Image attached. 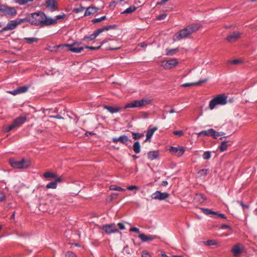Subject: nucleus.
Segmentation results:
<instances>
[{
    "label": "nucleus",
    "instance_id": "obj_59",
    "mask_svg": "<svg viewBox=\"0 0 257 257\" xmlns=\"http://www.w3.org/2000/svg\"><path fill=\"white\" fill-rule=\"evenodd\" d=\"M120 48V46L115 47H109L107 49V50H118Z\"/></svg>",
    "mask_w": 257,
    "mask_h": 257
},
{
    "label": "nucleus",
    "instance_id": "obj_29",
    "mask_svg": "<svg viewBox=\"0 0 257 257\" xmlns=\"http://www.w3.org/2000/svg\"><path fill=\"white\" fill-rule=\"evenodd\" d=\"M46 3L47 7L51 8L52 11H55L57 10V7L56 5L55 0H48L46 2Z\"/></svg>",
    "mask_w": 257,
    "mask_h": 257
},
{
    "label": "nucleus",
    "instance_id": "obj_40",
    "mask_svg": "<svg viewBox=\"0 0 257 257\" xmlns=\"http://www.w3.org/2000/svg\"><path fill=\"white\" fill-rule=\"evenodd\" d=\"M209 173L208 169H201L199 170L198 172V174L200 175V176L205 177L207 174Z\"/></svg>",
    "mask_w": 257,
    "mask_h": 257
},
{
    "label": "nucleus",
    "instance_id": "obj_61",
    "mask_svg": "<svg viewBox=\"0 0 257 257\" xmlns=\"http://www.w3.org/2000/svg\"><path fill=\"white\" fill-rule=\"evenodd\" d=\"M110 40V39H105L103 41H102L101 42H100L99 45H101V46L103 44H104V43H105L108 40Z\"/></svg>",
    "mask_w": 257,
    "mask_h": 257
},
{
    "label": "nucleus",
    "instance_id": "obj_30",
    "mask_svg": "<svg viewBox=\"0 0 257 257\" xmlns=\"http://www.w3.org/2000/svg\"><path fill=\"white\" fill-rule=\"evenodd\" d=\"M43 177L46 178H53L57 179L59 177L57 174L51 172H46L43 174Z\"/></svg>",
    "mask_w": 257,
    "mask_h": 257
},
{
    "label": "nucleus",
    "instance_id": "obj_28",
    "mask_svg": "<svg viewBox=\"0 0 257 257\" xmlns=\"http://www.w3.org/2000/svg\"><path fill=\"white\" fill-rule=\"evenodd\" d=\"M211 133H213V128H210L208 130L202 131L197 134L198 137L201 136H211Z\"/></svg>",
    "mask_w": 257,
    "mask_h": 257
},
{
    "label": "nucleus",
    "instance_id": "obj_1",
    "mask_svg": "<svg viewBox=\"0 0 257 257\" xmlns=\"http://www.w3.org/2000/svg\"><path fill=\"white\" fill-rule=\"evenodd\" d=\"M201 27L198 24H193L187 26L185 29L179 31L173 37L174 40H180L188 38L192 34L197 31Z\"/></svg>",
    "mask_w": 257,
    "mask_h": 257
},
{
    "label": "nucleus",
    "instance_id": "obj_63",
    "mask_svg": "<svg viewBox=\"0 0 257 257\" xmlns=\"http://www.w3.org/2000/svg\"><path fill=\"white\" fill-rule=\"evenodd\" d=\"M168 182L167 181H163L162 182V186H166L168 185Z\"/></svg>",
    "mask_w": 257,
    "mask_h": 257
},
{
    "label": "nucleus",
    "instance_id": "obj_55",
    "mask_svg": "<svg viewBox=\"0 0 257 257\" xmlns=\"http://www.w3.org/2000/svg\"><path fill=\"white\" fill-rule=\"evenodd\" d=\"M130 232H137V233H139L140 232V230H139V228H138L137 227H131L130 229Z\"/></svg>",
    "mask_w": 257,
    "mask_h": 257
},
{
    "label": "nucleus",
    "instance_id": "obj_35",
    "mask_svg": "<svg viewBox=\"0 0 257 257\" xmlns=\"http://www.w3.org/2000/svg\"><path fill=\"white\" fill-rule=\"evenodd\" d=\"M24 40H26L27 41V43L29 44H32L34 42H37L38 41V39L35 37H26L24 38Z\"/></svg>",
    "mask_w": 257,
    "mask_h": 257
},
{
    "label": "nucleus",
    "instance_id": "obj_45",
    "mask_svg": "<svg viewBox=\"0 0 257 257\" xmlns=\"http://www.w3.org/2000/svg\"><path fill=\"white\" fill-rule=\"evenodd\" d=\"M173 134L176 136H178L179 137L182 136L184 135V132L182 130L175 131L173 132Z\"/></svg>",
    "mask_w": 257,
    "mask_h": 257
},
{
    "label": "nucleus",
    "instance_id": "obj_11",
    "mask_svg": "<svg viewBox=\"0 0 257 257\" xmlns=\"http://www.w3.org/2000/svg\"><path fill=\"white\" fill-rule=\"evenodd\" d=\"M169 194L166 192H161L159 191H156L155 193H153L151 195L152 199L155 200H163L168 198Z\"/></svg>",
    "mask_w": 257,
    "mask_h": 257
},
{
    "label": "nucleus",
    "instance_id": "obj_51",
    "mask_svg": "<svg viewBox=\"0 0 257 257\" xmlns=\"http://www.w3.org/2000/svg\"><path fill=\"white\" fill-rule=\"evenodd\" d=\"M166 17H167L166 14H163L162 15H160L159 16H158V17H157V19L159 20H162L165 19Z\"/></svg>",
    "mask_w": 257,
    "mask_h": 257
},
{
    "label": "nucleus",
    "instance_id": "obj_48",
    "mask_svg": "<svg viewBox=\"0 0 257 257\" xmlns=\"http://www.w3.org/2000/svg\"><path fill=\"white\" fill-rule=\"evenodd\" d=\"M127 189L128 190L132 191V190H139V188L137 186L132 185V186H130L128 187H127Z\"/></svg>",
    "mask_w": 257,
    "mask_h": 257
},
{
    "label": "nucleus",
    "instance_id": "obj_23",
    "mask_svg": "<svg viewBox=\"0 0 257 257\" xmlns=\"http://www.w3.org/2000/svg\"><path fill=\"white\" fill-rule=\"evenodd\" d=\"M158 128L157 127H154L153 128H149L147 131L146 134V139L144 141L145 142H147V141L150 142L151 138L153 135L154 133L156 131H157Z\"/></svg>",
    "mask_w": 257,
    "mask_h": 257
},
{
    "label": "nucleus",
    "instance_id": "obj_37",
    "mask_svg": "<svg viewBox=\"0 0 257 257\" xmlns=\"http://www.w3.org/2000/svg\"><path fill=\"white\" fill-rule=\"evenodd\" d=\"M132 136L134 140H139L142 137H143L144 136V134L142 133H132Z\"/></svg>",
    "mask_w": 257,
    "mask_h": 257
},
{
    "label": "nucleus",
    "instance_id": "obj_20",
    "mask_svg": "<svg viewBox=\"0 0 257 257\" xmlns=\"http://www.w3.org/2000/svg\"><path fill=\"white\" fill-rule=\"evenodd\" d=\"M57 21L56 19L47 18L45 15V18H43L42 26H49L51 25H54L57 23Z\"/></svg>",
    "mask_w": 257,
    "mask_h": 257
},
{
    "label": "nucleus",
    "instance_id": "obj_2",
    "mask_svg": "<svg viewBox=\"0 0 257 257\" xmlns=\"http://www.w3.org/2000/svg\"><path fill=\"white\" fill-rule=\"evenodd\" d=\"M106 234H111L119 232V230H123L125 228L123 223L119 222L117 224L114 223L110 224H105L100 227Z\"/></svg>",
    "mask_w": 257,
    "mask_h": 257
},
{
    "label": "nucleus",
    "instance_id": "obj_64",
    "mask_svg": "<svg viewBox=\"0 0 257 257\" xmlns=\"http://www.w3.org/2000/svg\"><path fill=\"white\" fill-rule=\"evenodd\" d=\"M140 45L142 47H145L147 46V44L145 42H142L140 43Z\"/></svg>",
    "mask_w": 257,
    "mask_h": 257
},
{
    "label": "nucleus",
    "instance_id": "obj_25",
    "mask_svg": "<svg viewBox=\"0 0 257 257\" xmlns=\"http://www.w3.org/2000/svg\"><path fill=\"white\" fill-rule=\"evenodd\" d=\"M207 80H208L207 79H204L200 80L199 81L196 82H194V83H184V84H182L181 85V86L182 87H189V86H193V85H200V84H201L202 83H204L206 82L207 81Z\"/></svg>",
    "mask_w": 257,
    "mask_h": 257
},
{
    "label": "nucleus",
    "instance_id": "obj_33",
    "mask_svg": "<svg viewBox=\"0 0 257 257\" xmlns=\"http://www.w3.org/2000/svg\"><path fill=\"white\" fill-rule=\"evenodd\" d=\"M137 9L135 6H131L129 8H127L122 14H131L135 12Z\"/></svg>",
    "mask_w": 257,
    "mask_h": 257
},
{
    "label": "nucleus",
    "instance_id": "obj_4",
    "mask_svg": "<svg viewBox=\"0 0 257 257\" xmlns=\"http://www.w3.org/2000/svg\"><path fill=\"white\" fill-rule=\"evenodd\" d=\"M45 14L42 12L28 14L29 22L32 25L42 26L43 18H45Z\"/></svg>",
    "mask_w": 257,
    "mask_h": 257
},
{
    "label": "nucleus",
    "instance_id": "obj_44",
    "mask_svg": "<svg viewBox=\"0 0 257 257\" xmlns=\"http://www.w3.org/2000/svg\"><path fill=\"white\" fill-rule=\"evenodd\" d=\"M15 2L19 4L20 5H24L26 4L29 1V0H14Z\"/></svg>",
    "mask_w": 257,
    "mask_h": 257
},
{
    "label": "nucleus",
    "instance_id": "obj_8",
    "mask_svg": "<svg viewBox=\"0 0 257 257\" xmlns=\"http://www.w3.org/2000/svg\"><path fill=\"white\" fill-rule=\"evenodd\" d=\"M178 63L177 59L173 58L169 60L162 61L161 62V66L165 69H170L176 66Z\"/></svg>",
    "mask_w": 257,
    "mask_h": 257
},
{
    "label": "nucleus",
    "instance_id": "obj_46",
    "mask_svg": "<svg viewBox=\"0 0 257 257\" xmlns=\"http://www.w3.org/2000/svg\"><path fill=\"white\" fill-rule=\"evenodd\" d=\"M6 199L5 194L3 191H0V202L5 201Z\"/></svg>",
    "mask_w": 257,
    "mask_h": 257
},
{
    "label": "nucleus",
    "instance_id": "obj_6",
    "mask_svg": "<svg viewBox=\"0 0 257 257\" xmlns=\"http://www.w3.org/2000/svg\"><path fill=\"white\" fill-rule=\"evenodd\" d=\"M9 163L14 168L16 169H26L28 168L30 163L28 161H26L24 159L20 161H17L13 158L9 159Z\"/></svg>",
    "mask_w": 257,
    "mask_h": 257
},
{
    "label": "nucleus",
    "instance_id": "obj_14",
    "mask_svg": "<svg viewBox=\"0 0 257 257\" xmlns=\"http://www.w3.org/2000/svg\"><path fill=\"white\" fill-rule=\"evenodd\" d=\"M138 237L141 239L142 242L151 241L158 238V237L155 235H146L144 233L139 234Z\"/></svg>",
    "mask_w": 257,
    "mask_h": 257
},
{
    "label": "nucleus",
    "instance_id": "obj_21",
    "mask_svg": "<svg viewBox=\"0 0 257 257\" xmlns=\"http://www.w3.org/2000/svg\"><path fill=\"white\" fill-rule=\"evenodd\" d=\"M26 120V117L25 116H21L15 119L13 122L15 127H19L24 123Z\"/></svg>",
    "mask_w": 257,
    "mask_h": 257
},
{
    "label": "nucleus",
    "instance_id": "obj_60",
    "mask_svg": "<svg viewBox=\"0 0 257 257\" xmlns=\"http://www.w3.org/2000/svg\"><path fill=\"white\" fill-rule=\"evenodd\" d=\"M218 134H217L218 135H219V136H223L221 138H220V140H222L223 138H225V136H224L225 135V133L222 132H218Z\"/></svg>",
    "mask_w": 257,
    "mask_h": 257
},
{
    "label": "nucleus",
    "instance_id": "obj_17",
    "mask_svg": "<svg viewBox=\"0 0 257 257\" xmlns=\"http://www.w3.org/2000/svg\"><path fill=\"white\" fill-rule=\"evenodd\" d=\"M17 27V26L15 21L14 20H12L8 23L6 27L0 30V33H2L4 31L14 30Z\"/></svg>",
    "mask_w": 257,
    "mask_h": 257
},
{
    "label": "nucleus",
    "instance_id": "obj_16",
    "mask_svg": "<svg viewBox=\"0 0 257 257\" xmlns=\"http://www.w3.org/2000/svg\"><path fill=\"white\" fill-rule=\"evenodd\" d=\"M76 43H74L72 44H65L64 46L69 47V51H71L73 53H80L84 48V47H75V45Z\"/></svg>",
    "mask_w": 257,
    "mask_h": 257
},
{
    "label": "nucleus",
    "instance_id": "obj_41",
    "mask_svg": "<svg viewBox=\"0 0 257 257\" xmlns=\"http://www.w3.org/2000/svg\"><path fill=\"white\" fill-rule=\"evenodd\" d=\"M211 157V153L209 151H206L203 153V158L204 160H208Z\"/></svg>",
    "mask_w": 257,
    "mask_h": 257
},
{
    "label": "nucleus",
    "instance_id": "obj_22",
    "mask_svg": "<svg viewBox=\"0 0 257 257\" xmlns=\"http://www.w3.org/2000/svg\"><path fill=\"white\" fill-rule=\"evenodd\" d=\"M63 181V179L61 177H59L57 179H56L54 181L51 182L47 184L46 185V188L48 189H56L57 186V183L61 182Z\"/></svg>",
    "mask_w": 257,
    "mask_h": 257
},
{
    "label": "nucleus",
    "instance_id": "obj_36",
    "mask_svg": "<svg viewBox=\"0 0 257 257\" xmlns=\"http://www.w3.org/2000/svg\"><path fill=\"white\" fill-rule=\"evenodd\" d=\"M178 51V48H175V49H167L166 51V55H173L175 53H176Z\"/></svg>",
    "mask_w": 257,
    "mask_h": 257
},
{
    "label": "nucleus",
    "instance_id": "obj_42",
    "mask_svg": "<svg viewBox=\"0 0 257 257\" xmlns=\"http://www.w3.org/2000/svg\"><path fill=\"white\" fill-rule=\"evenodd\" d=\"M100 47H101V45H99L98 46H95V47L85 46L84 47V48L88 49H89L91 50H96L99 49L100 48Z\"/></svg>",
    "mask_w": 257,
    "mask_h": 257
},
{
    "label": "nucleus",
    "instance_id": "obj_18",
    "mask_svg": "<svg viewBox=\"0 0 257 257\" xmlns=\"http://www.w3.org/2000/svg\"><path fill=\"white\" fill-rule=\"evenodd\" d=\"M29 87L27 86H23L17 88L16 89H15L13 91H9V93L13 94L14 95H17L18 94L25 93L27 92L29 89Z\"/></svg>",
    "mask_w": 257,
    "mask_h": 257
},
{
    "label": "nucleus",
    "instance_id": "obj_10",
    "mask_svg": "<svg viewBox=\"0 0 257 257\" xmlns=\"http://www.w3.org/2000/svg\"><path fill=\"white\" fill-rule=\"evenodd\" d=\"M243 246L240 243H237L232 247L231 252L234 257H237L243 252Z\"/></svg>",
    "mask_w": 257,
    "mask_h": 257
},
{
    "label": "nucleus",
    "instance_id": "obj_56",
    "mask_svg": "<svg viewBox=\"0 0 257 257\" xmlns=\"http://www.w3.org/2000/svg\"><path fill=\"white\" fill-rule=\"evenodd\" d=\"M169 0H161L160 2L157 3V5H163Z\"/></svg>",
    "mask_w": 257,
    "mask_h": 257
},
{
    "label": "nucleus",
    "instance_id": "obj_5",
    "mask_svg": "<svg viewBox=\"0 0 257 257\" xmlns=\"http://www.w3.org/2000/svg\"><path fill=\"white\" fill-rule=\"evenodd\" d=\"M227 96L224 94H220L211 99L209 104L210 109H213L218 105H223L227 103Z\"/></svg>",
    "mask_w": 257,
    "mask_h": 257
},
{
    "label": "nucleus",
    "instance_id": "obj_49",
    "mask_svg": "<svg viewBox=\"0 0 257 257\" xmlns=\"http://www.w3.org/2000/svg\"><path fill=\"white\" fill-rule=\"evenodd\" d=\"M242 61L239 59H234L232 61H229L230 63L234 65H236L241 63Z\"/></svg>",
    "mask_w": 257,
    "mask_h": 257
},
{
    "label": "nucleus",
    "instance_id": "obj_43",
    "mask_svg": "<svg viewBox=\"0 0 257 257\" xmlns=\"http://www.w3.org/2000/svg\"><path fill=\"white\" fill-rule=\"evenodd\" d=\"M15 127L14 125L12 123V124H11V125H9V126L5 127L4 128V131L5 132H9L12 131Z\"/></svg>",
    "mask_w": 257,
    "mask_h": 257
},
{
    "label": "nucleus",
    "instance_id": "obj_53",
    "mask_svg": "<svg viewBox=\"0 0 257 257\" xmlns=\"http://www.w3.org/2000/svg\"><path fill=\"white\" fill-rule=\"evenodd\" d=\"M238 203L241 206L243 209L245 208L248 209L249 208V205L244 204L242 201H238Z\"/></svg>",
    "mask_w": 257,
    "mask_h": 257
},
{
    "label": "nucleus",
    "instance_id": "obj_31",
    "mask_svg": "<svg viewBox=\"0 0 257 257\" xmlns=\"http://www.w3.org/2000/svg\"><path fill=\"white\" fill-rule=\"evenodd\" d=\"M133 150L137 154H139L140 153L141 145H140V143L138 141L134 143V144L133 145Z\"/></svg>",
    "mask_w": 257,
    "mask_h": 257
},
{
    "label": "nucleus",
    "instance_id": "obj_13",
    "mask_svg": "<svg viewBox=\"0 0 257 257\" xmlns=\"http://www.w3.org/2000/svg\"><path fill=\"white\" fill-rule=\"evenodd\" d=\"M200 209L201 210L202 212H203L206 215H214L216 216L215 217L216 218L219 217L223 219H226V217L224 214L220 213L218 212L212 211L211 210L208 208H200Z\"/></svg>",
    "mask_w": 257,
    "mask_h": 257
},
{
    "label": "nucleus",
    "instance_id": "obj_38",
    "mask_svg": "<svg viewBox=\"0 0 257 257\" xmlns=\"http://www.w3.org/2000/svg\"><path fill=\"white\" fill-rule=\"evenodd\" d=\"M204 244L207 246L216 245L217 243L215 240H208L204 241Z\"/></svg>",
    "mask_w": 257,
    "mask_h": 257
},
{
    "label": "nucleus",
    "instance_id": "obj_34",
    "mask_svg": "<svg viewBox=\"0 0 257 257\" xmlns=\"http://www.w3.org/2000/svg\"><path fill=\"white\" fill-rule=\"evenodd\" d=\"M16 23L17 26L26 22H29L28 21V15L27 16V17L25 18L24 19H17L16 20H14Z\"/></svg>",
    "mask_w": 257,
    "mask_h": 257
},
{
    "label": "nucleus",
    "instance_id": "obj_62",
    "mask_svg": "<svg viewBox=\"0 0 257 257\" xmlns=\"http://www.w3.org/2000/svg\"><path fill=\"white\" fill-rule=\"evenodd\" d=\"M51 117H54V118H58V119H61V118H63V117L59 114H58L56 116H50Z\"/></svg>",
    "mask_w": 257,
    "mask_h": 257
},
{
    "label": "nucleus",
    "instance_id": "obj_50",
    "mask_svg": "<svg viewBox=\"0 0 257 257\" xmlns=\"http://www.w3.org/2000/svg\"><path fill=\"white\" fill-rule=\"evenodd\" d=\"M213 131L214 132V133H211V137H212L213 138V139H217V137H219V135H217V134H218V133L216 132L213 129Z\"/></svg>",
    "mask_w": 257,
    "mask_h": 257
},
{
    "label": "nucleus",
    "instance_id": "obj_52",
    "mask_svg": "<svg viewBox=\"0 0 257 257\" xmlns=\"http://www.w3.org/2000/svg\"><path fill=\"white\" fill-rule=\"evenodd\" d=\"M220 228L222 229H231L232 228L230 226H229L227 224H222L221 225V226H220Z\"/></svg>",
    "mask_w": 257,
    "mask_h": 257
},
{
    "label": "nucleus",
    "instance_id": "obj_47",
    "mask_svg": "<svg viewBox=\"0 0 257 257\" xmlns=\"http://www.w3.org/2000/svg\"><path fill=\"white\" fill-rule=\"evenodd\" d=\"M65 257H77L73 252L68 251L65 254Z\"/></svg>",
    "mask_w": 257,
    "mask_h": 257
},
{
    "label": "nucleus",
    "instance_id": "obj_19",
    "mask_svg": "<svg viewBox=\"0 0 257 257\" xmlns=\"http://www.w3.org/2000/svg\"><path fill=\"white\" fill-rule=\"evenodd\" d=\"M240 37V34L239 32H233L232 33L229 35L227 37L226 40L229 42H234V41H235L236 40H237Z\"/></svg>",
    "mask_w": 257,
    "mask_h": 257
},
{
    "label": "nucleus",
    "instance_id": "obj_32",
    "mask_svg": "<svg viewBox=\"0 0 257 257\" xmlns=\"http://www.w3.org/2000/svg\"><path fill=\"white\" fill-rule=\"evenodd\" d=\"M227 143H228L227 141H222L221 143V144H220V146L219 147V149L220 152H222L227 150V147H228Z\"/></svg>",
    "mask_w": 257,
    "mask_h": 257
},
{
    "label": "nucleus",
    "instance_id": "obj_39",
    "mask_svg": "<svg viewBox=\"0 0 257 257\" xmlns=\"http://www.w3.org/2000/svg\"><path fill=\"white\" fill-rule=\"evenodd\" d=\"M109 189L111 190H115L118 191H124L125 190L124 189H123L120 187H118L114 185H111L109 187Z\"/></svg>",
    "mask_w": 257,
    "mask_h": 257
},
{
    "label": "nucleus",
    "instance_id": "obj_24",
    "mask_svg": "<svg viewBox=\"0 0 257 257\" xmlns=\"http://www.w3.org/2000/svg\"><path fill=\"white\" fill-rule=\"evenodd\" d=\"M159 156V151H150L148 153V158L151 161H153L155 159H156L158 158Z\"/></svg>",
    "mask_w": 257,
    "mask_h": 257
},
{
    "label": "nucleus",
    "instance_id": "obj_57",
    "mask_svg": "<svg viewBox=\"0 0 257 257\" xmlns=\"http://www.w3.org/2000/svg\"><path fill=\"white\" fill-rule=\"evenodd\" d=\"M66 15L64 14H63L62 15H57L56 16V18L58 20L63 19L65 17Z\"/></svg>",
    "mask_w": 257,
    "mask_h": 257
},
{
    "label": "nucleus",
    "instance_id": "obj_9",
    "mask_svg": "<svg viewBox=\"0 0 257 257\" xmlns=\"http://www.w3.org/2000/svg\"><path fill=\"white\" fill-rule=\"evenodd\" d=\"M0 12L5 15L15 16L17 14L16 10L14 7H10L7 6L3 5L0 7Z\"/></svg>",
    "mask_w": 257,
    "mask_h": 257
},
{
    "label": "nucleus",
    "instance_id": "obj_12",
    "mask_svg": "<svg viewBox=\"0 0 257 257\" xmlns=\"http://www.w3.org/2000/svg\"><path fill=\"white\" fill-rule=\"evenodd\" d=\"M132 140L128 138V137L125 135L120 136L118 138H114L112 139V142L114 143H117L120 142V143L127 146L129 142H131Z\"/></svg>",
    "mask_w": 257,
    "mask_h": 257
},
{
    "label": "nucleus",
    "instance_id": "obj_26",
    "mask_svg": "<svg viewBox=\"0 0 257 257\" xmlns=\"http://www.w3.org/2000/svg\"><path fill=\"white\" fill-rule=\"evenodd\" d=\"M103 108L108 110L111 113H116L120 111L121 108L118 106H113L110 105H103Z\"/></svg>",
    "mask_w": 257,
    "mask_h": 257
},
{
    "label": "nucleus",
    "instance_id": "obj_3",
    "mask_svg": "<svg viewBox=\"0 0 257 257\" xmlns=\"http://www.w3.org/2000/svg\"><path fill=\"white\" fill-rule=\"evenodd\" d=\"M116 28V25H115L104 26L95 30L92 34L85 36L83 39V40L86 42H89L90 41L93 40L97 37V36H98L99 34L103 32L104 31H108L111 29H115Z\"/></svg>",
    "mask_w": 257,
    "mask_h": 257
},
{
    "label": "nucleus",
    "instance_id": "obj_54",
    "mask_svg": "<svg viewBox=\"0 0 257 257\" xmlns=\"http://www.w3.org/2000/svg\"><path fill=\"white\" fill-rule=\"evenodd\" d=\"M142 257H151V255L148 251H143L142 253Z\"/></svg>",
    "mask_w": 257,
    "mask_h": 257
},
{
    "label": "nucleus",
    "instance_id": "obj_7",
    "mask_svg": "<svg viewBox=\"0 0 257 257\" xmlns=\"http://www.w3.org/2000/svg\"><path fill=\"white\" fill-rule=\"evenodd\" d=\"M151 100L149 99H142L141 100H137L130 103H127L124 107V108H135L145 106L151 103Z\"/></svg>",
    "mask_w": 257,
    "mask_h": 257
},
{
    "label": "nucleus",
    "instance_id": "obj_58",
    "mask_svg": "<svg viewBox=\"0 0 257 257\" xmlns=\"http://www.w3.org/2000/svg\"><path fill=\"white\" fill-rule=\"evenodd\" d=\"M101 22V19L99 18H96V19H94L92 20V22L93 23V24H96V23H99V22Z\"/></svg>",
    "mask_w": 257,
    "mask_h": 257
},
{
    "label": "nucleus",
    "instance_id": "obj_15",
    "mask_svg": "<svg viewBox=\"0 0 257 257\" xmlns=\"http://www.w3.org/2000/svg\"><path fill=\"white\" fill-rule=\"evenodd\" d=\"M170 152L173 154L174 155L180 157L184 153L185 149L182 147H171L170 149Z\"/></svg>",
    "mask_w": 257,
    "mask_h": 257
},
{
    "label": "nucleus",
    "instance_id": "obj_27",
    "mask_svg": "<svg viewBox=\"0 0 257 257\" xmlns=\"http://www.w3.org/2000/svg\"><path fill=\"white\" fill-rule=\"evenodd\" d=\"M97 9L96 8L94 7H89L86 9L84 16H87L93 15L97 13Z\"/></svg>",
    "mask_w": 257,
    "mask_h": 257
}]
</instances>
